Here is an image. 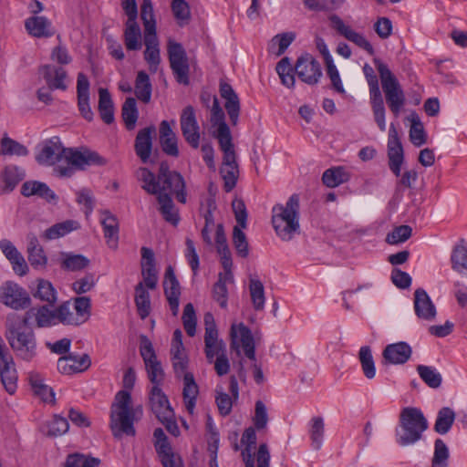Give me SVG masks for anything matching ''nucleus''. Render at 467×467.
<instances>
[{"label":"nucleus","mask_w":467,"mask_h":467,"mask_svg":"<svg viewBox=\"0 0 467 467\" xmlns=\"http://www.w3.org/2000/svg\"><path fill=\"white\" fill-rule=\"evenodd\" d=\"M40 73L49 89L66 90L67 88L66 83L67 75L64 68L53 65H45L41 67Z\"/></svg>","instance_id":"obj_34"},{"label":"nucleus","mask_w":467,"mask_h":467,"mask_svg":"<svg viewBox=\"0 0 467 467\" xmlns=\"http://www.w3.org/2000/svg\"><path fill=\"white\" fill-rule=\"evenodd\" d=\"M428 421L420 410L408 407L401 410L400 425L396 429V441L400 446L414 444L421 439Z\"/></svg>","instance_id":"obj_6"},{"label":"nucleus","mask_w":467,"mask_h":467,"mask_svg":"<svg viewBox=\"0 0 467 467\" xmlns=\"http://www.w3.org/2000/svg\"><path fill=\"white\" fill-rule=\"evenodd\" d=\"M89 260L82 254H62L61 268L67 271L76 272L85 269Z\"/></svg>","instance_id":"obj_51"},{"label":"nucleus","mask_w":467,"mask_h":467,"mask_svg":"<svg viewBox=\"0 0 467 467\" xmlns=\"http://www.w3.org/2000/svg\"><path fill=\"white\" fill-rule=\"evenodd\" d=\"M99 462L98 458L74 453L67 456L64 467H97Z\"/></svg>","instance_id":"obj_62"},{"label":"nucleus","mask_w":467,"mask_h":467,"mask_svg":"<svg viewBox=\"0 0 467 467\" xmlns=\"http://www.w3.org/2000/svg\"><path fill=\"white\" fill-rule=\"evenodd\" d=\"M0 153L3 155L26 156L28 150L21 143L5 136L1 140Z\"/></svg>","instance_id":"obj_61"},{"label":"nucleus","mask_w":467,"mask_h":467,"mask_svg":"<svg viewBox=\"0 0 467 467\" xmlns=\"http://www.w3.org/2000/svg\"><path fill=\"white\" fill-rule=\"evenodd\" d=\"M216 251L220 256V262L224 269L227 271L228 277H232L233 260L232 254L227 244L226 235L223 224L219 223L216 227L215 234Z\"/></svg>","instance_id":"obj_32"},{"label":"nucleus","mask_w":467,"mask_h":467,"mask_svg":"<svg viewBox=\"0 0 467 467\" xmlns=\"http://www.w3.org/2000/svg\"><path fill=\"white\" fill-rule=\"evenodd\" d=\"M21 192L26 197L36 195L45 199L47 202L57 200L55 192L46 183L37 181L24 182Z\"/></svg>","instance_id":"obj_40"},{"label":"nucleus","mask_w":467,"mask_h":467,"mask_svg":"<svg viewBox=\"0 0 467 467\" xmlns=\"http://www.w3.org/2000/svg\"><path fill=\"white\" fill-rule=\"evenodd\" d=\"M325 432V424L322 417H314L311 419L309 434L314 449H320Z\"/></svg>","instance_id":"obj_60"},{"label":"nucleus","mask_w":467,"mask_h":467,"mask_svg":"<svg viewBox=\"0 0 467 467\" xmlns=\"http://www.w3.org/2000/svg\"><path fill=\"white\" fill-rule=\"evenodd\" d=\"M232 347L234 348L239 339L244 355L254 363L253 364V375L257 384L265 381L264 373L260 365L255 362V346L251 330L243 323L233 324L230 332Z\"/></svg>","instance_id":"obj_10"},{"label":"nucleus","mask_w":467,"mask_h":467,"mask_svg":"<svg viewBox=\"0 0 467 467\" xmlns=\"http://www.w3.org/2000/svg\"><path fill=\"white\" fill-rule=\"evenodd\" d=\"M25 26L28 34L35 37H48L54 34L51 22L45 16L28 17Z\"/></svg>","instance_id":"obj_38"},{"label":"nucleus","mask_w":467,"mask_h":467,"mask_svg":"<svg viewBox=\"0 0 467 467\" xmlns=\"http://www.w3.org/2000/svg\"><path fill=\"white\" fill-rule=\"evenodd\" d=\"M78 107L82 117L90 121L93 112L89 106V81L84 73H78L77 80Z\"/></svg>","instance_id":"obj_27"},{"label":"nucleus","mask_w":467,"mask_h":467,"mask_svg":"<svg viewBox=\"0 0 467 467\" xmlns=\"http://www.w3.org/2000/svg\"><path fill=\"white\" fill-rule=\"evenodd\" d=\"M153 437L155 440L154 446L163 467H174V464L182 462L181 459L172 452L168 438L162 429H155Z\"/></svg>","instance_id":"obj_23"},{"label":"nucleus","mask_w":467,"mask_h":467,"mask_svg":"<svg viewBox=\"0 0 467 467\" xmlns=\"http://www.w3.org/2000/svg\"><path fill=\"white\" fill-rule=\"evenodd\" d=\"M298 78L306 84L316 85L322 77L319 62L308 53L300 56L295 65Z\"/></svg>","instance_id":"obj_16"},{"label":"nucleus","mask_w":467,"mask_h":467,"mask_svg":"<svg viewBox=\"0 0 467 467\" xmlns=\"http://www.w3.org/2000/svg\"><path fill=\"white\" fill-rule=\"evenodd\" d=\"M99 213L107 244L110 248H116L119 240V221L109 210H102Z\"/></svg>","instance_id":"obj_35"},{"label":"nucleus","mask_w":467,"mask_h":467,"mask_svg":"<svg viewBox=\"0 0 467 467\" xmlns=\"http://www.w3.org/2000/svg\"><path fill=\"white\" fill-rule=\"evenodd\" d=\"M155 127L150 126L140 130L135 139L134 149L140 161L146 163L152 150V136L155 133Z\"/></svg>","instance_id":"obj_31"},{"label":"nucleus","mask_w":467,"mask_h":467,"mask_svg":"<svg viewBox=\"0 0 467 467\" xmlns=\"http://www.w3.org/2000/svg\"><path fill=\"white\" fill-rule=\"evenodd\" d=\"M241 442L242 444L245 445V449L242 451V455L245 462V467H254V462L251 454L252 448L255 445L256 442V433L254 428H247L244 431Z\"/></svg>","instance_id":"obj_52"},{"label":"nucleus","mask_w":467,"mask_h":467,"mask_svg":"<svg viewBox=\"0 0 467 467\" xmlns=\"http://www.w3.org/2000/svg\"><path fill=\"white\" fill-rule=\"evenodd\" d=\"M160 143L165 154L179 156L178 139L167 120H162L160 124Z\"/></svg>","instance_id":"obj_36"},{"label":"nucleus","mask_w":467,"mask_h":467,"mask_svg":"<svg viewBox=\"0 0 467 467\" xmlns=\"http://www.w3.org/2000/svg\"><path fill=\"white\" fill-rule=\"evenodd\" d=\"M272 224L279 238L290 241L299 232V196L292 194L285 204L272 208Z\"/></svg>","instance_id":"obj_4"},{"label":"nucleus","mask_w":467,"mask_h":467,"mask_svg":"<svg viewBox=\"0 0 467 467\" xmlns=\"http://www.w3.org/2000/svg\"><path fill=\"white\" fill-rule=\"evenodd\" d=\"M417 372L426 385L432 389H438L442 382L441 373L433 367L418 365Z\"/></svg>","instance_id":"obj_54"},{"label":"nucleus","mask_w":467,"mask_h":467,"mask_svg":"<svg viewBox=\"0 0 467 467\" xmlns=\"http://www.w3.org/2000/svg\"><path fill=\"white\" fill-rule=\"evenodd\" d=\"M134 92L137 99L147 104L150 101L152 86L149 75L145 71H139L135 79Z\"/></svg>","instance_id":"obj_45"},{"label":"nucleus","mask_w":467,"mask_h":467,"mask_svg":"<svg viewBox=\"0 0 467 467\" xmlns=\"http://www.w3.org/2000/svg\"><path fill=\"white\" fill-rule=\"evenodd\" d=\"M79 227L80 225L77 221L67 220L47 228L43 234V237L47 240L57 239L78 230Z\"/></svg>","instance_id":"obj_46"},{"label":"nucleus","mask_w":467,"mask_h":467,"mask_svg":"<svg viewBox=\"0 0 467 467\" xmlns=\"http://www.w3.org/2000/svg\"><path fill=\"white\" fill-rule=\"evenodd\" d=\"M363 73L367 79L368 85L369 87V99L370 105L374 116V119L381 131L386 130V120L385 114L386 109L384 106V101L382 99L381 91L379 87L378 77L375 74V71L372 67L368 64H365L363 67Z\"/></svg>","instance_id":"obj_11"},{"label":"nucleus","mask_w":467,"mask_h":467,"mask_svg":"<svg viewBox=\"0 0 467 467\" xmlns=\"http://www.w3.org/2000/svg\"><path fill=\"white\" fill-rule=\"evenodd\" d=\"M374 64L379 74L387 105L394 117L398 118L406 104L405 92L398 78L385 63L379 58H375Z\"/></svg>","instance_id":"obj_8"},{"label":"nucleus","mask_w":467,"mask_h":467,"mask_svg":"<svg viewBox=\"0 0 467 467\" xmlns=\"http://www.w3.org/2000/svg\"><path fill=\"white\" fill-rule=\"evenodd\" d=\"M455 412L449 407L441 408L437 414L434 431L439 434L448 433L455 420Z\"/></svg>","instance_id":"obj_49"},{"label":"nucleus","mask_w":467,"mask_h":467,"mask_svg":"<svg viewBox=\"0 0 467 467\" xmlns=\"http://www.w3.org/2000/svg\"><path fill=\"white\" fill-rule=\"evenodd\" d=\"M180 125L186 142L193 149L199 148L200 126L196 119L195 110L192 106L183 109L180 118Z\"/></svg>","instance_id":"obj_18"},{"label":"nucleus","mask_w":467,"mask_h":467,"mask_svg":"<svg viewBox=\"0 0 467 467\" xmlns=\"http://www.w3.org/2000/svg\"><path fill=\"white\" fill-rule=\"evenodd\" d=\"M29 382L33 392L44 402L54 403L55 393L53 389L44 382V379L38 373H30Z\"/></svg>","instance_id":"obj_43"},{"label":"nucleus","mask_w":467,"mask_h":467,"mask_svg":"<svg viewBox=\"0 0 467 467\" xmlns=\"http://www.w3.org/2000/svg\"><path fill=\"white\" fill-rule=\"evenodd\" d=\"M412 349L406 342H398L388 345L382 353L384 359L389 364H404L411 357Z\"/></svg>","instance_id":"obj_33"},{"label":"nucleus","mask_w":467,"mask_h":467,"mask_svg":"<svg viewBox=\"0 0 467 467\" xmlns=\"http://www.w3.org/2000/svg\"><path fill=\"white\" fill-rule=\"evenodd\" d=\"M99 112L100 118L106 124L114 121V105L111 96L107 88L99 89Z\"/></svg>","instance_id":"obj_44"},{"label":"nucleus","mask_w":467,"mask_h":467,"mask_svg":"<svg viewBox=\"0 0 467 467\" xmlns=\"http://www.w3.org/2000/svg\"><path fill=\"white\" fill-rule=\"evenodd\" d=\"M137 178L141 182V188L150 194L160 196V194H174L177 200L186 202L185 182L182 176L171 171L165 162L160 165L158 177L147 168H140L137 171Z\"/></svg>","instance_id":"obj_2"},{"label":"nucleus","mask_w":467,"mask_h":467,"mask_svg":"<svg viewBox=\"0 0 467 467\" xmlns=\"http://www.w3.org/2000/svg\"><path fill=\"white\" fill-rule=\"evenodd\" d=\"M135 305L137 307L138 315L141 319L149 317L151 306L150 294L140 282L135 286Z\"/></svg>","instance_id":"obj_47"},{"label":"nucleus","mask_w":467,"mask_h":467,"mask_svg":"<svg viewBox=\"0 0 467 467\" xmlns=\"http://www.w3.org/2000/svg\"><path fill=\"white\" fill-rule=\"evenodd\" d=\"M66 151L60 139L52 137L39 144L36 160L40 165L52 166L65 160Z\"/></svg>","instance_id":"obj_15"},{"label":"nucleus","mask_w":467,"mask_h":467,"mask_svg":"<svg viewBox=\"0 0 467 467\" xmlns=\"http://www.w3.org/2000/svg\"><path fill=\"white\" fill-rule=\"evenodd\" d=\"M249 291L254 308L255 310H263L265 302L263 283L257 279H250Z\"/></svg>","instance_id":"obj_58"},{"label":"nucleus","mask_w":467,"mask_h":467,"mask_svg":"<svg viewBox=\"0 0 467 467\" xmlns=\"http://www.w3.org/2000/svg\"><path fill=\"white\" fill-rule=\"evenodd\" d=\"M121 116L126 128L131 130L135 128L139 117L136 99L134 98L126 99L122 105Z\"/></svg>","instance_id":"obj_53"},{"label":"nucleus","mask_w":467,"mask_h":467,"mask_svg":"<svg viewBox=\"0 0 467 467\" xmlns=\"http://www.w3.org/2000/svg\"><path fill=\"white\" fill-rule=\"evenodd\" d=\"M136 381V373L132 368L127 369L123 377V388L114 399L110 410V429L114 437L120 438L123 434L134 436L136 431L134 421L142 414L140 407L132 408L130 391Z\"/></svg>","instance_id":"obj_1"},{"label":"nucleus","mask_w":467,"mask_h":467,"mask_svg":"<svg viewBox=\"0 0 467 467\" xmlns=\"http://www.w3.org/2000/svg\"><path fill=\"white\" fill-rule=\"evenodd\" d=\"M123 40L129 51L140 50L141 48V30L137 20L126 21Z\"/></svg>","instance_id":"obj_39"},{"label":"nucleus","mask_w":467,"mask_h":467,"mask_svg":"<svg viewBox=\"0 0 467 467\" xmlns=\"http://www.w3.org/2000/svg\"><path fill=\"white\" fill-rule=\"evenodd\" d=\"M140 17L144 26V59L151 73H156L161 63L160 42L156 34V21L151 0H142Z\"/></svg>","instance_id":"obj_5"},{"label":"nucleus","mask_w":467,"mask_h":467,"mask_svg":"<svg viewBox=\"0 0 467 467\" xmlns=\"http://www.w3.org/2000/svg\"><path fill=\"white\" fill-rule=\"evenodd\" d=\"M414 311L416 316L423 320L431 321L436 317V307L422 288H418L414 293Z\"/></svg>","instance_id":"obj_29"},{"label":"nucleus","mask_w":467,"mask_h":467,"mask_svg":"<svg viewBox=\"0 0 467 467\" xmlns=\"http://www.w3.org/2000/svg\"><path fill=\"white\" fill-rule=\"evenodd\" d=\"M451 269L463 277H467V243L461 239L451 253Z\"/></svg>","instance_id":"obj_37"},{"label":"nucleus","mask_w":467,"mask_h":467,"mask_svg":"<svg viewBox=\"0 0 467 467\" xmlns=\"http://www.w3.org/2000/svg\"><path fill=\"white\" fill-rule=\"evenodd\" d=\"M329 20L332 23L333 28L337 30L338 34L357 45L358 47L367 51L369 55H374L375 50L372 45L362 34L353 30L337 15L330 16Z\"/></svg>","instance_id":"obj_19"},{"label":"nucleus","mask_w":467,"mask_h":467,"mask_svg":"<svg viewBox=\"0 0 467 467\" xmlns=\"http://www.w3.org/2000/svg\"><path fill=\"white\" fill-rule=\"evenodd\" d=\"M329 20L332 23L333 28L337 30L338 34L357 45L358 47L367 51L369 55H374L375 50L372 45L362 34L353 30L337 15L330 16Z\"/></svg>","instance_id":"obj_20"},{"label":"nucleus","mask_w":467,"mask_h":467,"mask_svg":"<svg viewBox=\"0 0 467 467\" xmlns=\"http://www.w3.org/2000/svg\"><path fill=\"white\" fill-rule=\"evenodd\" d=\"M233 281L234 275H232V277H228L227 271H224V274L219 275L218 281L213 285V297L223 308L227 306L228 291L226 284L232 283Z\"/></svg>","instance_id":"obj_50"},{"label":"nucleus","mask_w":467,"mask_h":467,"mask_svg":"<svg viewBox=\"0 0 467 467\" xmlns=\"http://www.w3.org/2000/svg\"><path fill=\"white\" fill-rule=\"evenodd\" d=\"M450 451L441 439H437L434 442V453L431 460V467H448Z\"/></svg>","instance_id":"obj_59"},{"label":"nucleus","mask_w":467,"mask_h":467,"mask_svg":"<svg viewBox=\"0 0 467 467\" xmlns=\"http://www.w3.org/2000/svg\"><path fill=\"white\" fill-rule=\"evenodd\" d=\"M157 200L160 204V212L165 221L172 225H177L180 221V217L171 197L169 194H160V196L157 197Z\"/></svg>","instance_id":"obj_48"},{"label":"nucleus","mask_w":467,"mask_h":467,"mask_svg":"<svg viewBox=\"0 0 467 467\" xmlns=\"http://www.w3.org/2000/svg\"><path fill=\"white\" fill-rule=\"evenodd\" d=\"M56 309V323L78 327L87 322L91 314V300L88 296L75 297L65 301Z\"/></svg>","instance_id":"obj_9"},{"label":"nucleus","mask_w":467,"mask_h":467,"mask_svg":"<svg viewBox=\"0 0 467 467\" xmlns=\"http://www.w3.org/2000/svg\"><path fill=\"white\" fill-rule=\"evenodd\" d=\"M150 405L157 419H169L173 415V410L167 396L161 387L152 386L150 391Z\"/></svg>","instance_id":"obj_25"},{"label":"nucleus","mask_w":467,"mask_h":467,"mask_svg":"<svg viewBox=\"0 0 467 467\" xmlns=\"http://www.w3.org/2000/svg\"><path fill=\"white\" fill-rule=\"evenodd\" d=\"M296 35L292 32L275 36L270 42L269 51L275 56H281L295 40Z\"/></svg>","instance_id":"obj_55"},{"label":"nucleus","mask_w":467,"mask_h":467,"mask_svg":"<svg viewBox=\"0 0 467 467\" xmlns=\"http://www.w3.org/2000/svg\"><path fill=\"white\" fill-rule=\"evenodd\" d=\"M164 294L169 302L170 308L173 316L179 311V299L181 296V287L171 266H168L165 271L163 282Z\"/></svg>","instance_id":"obj_26"},{"label":"nucleus","mask_w":467,"mask_h":467,"mask_svg":"<svg viewBox=\"0 0 467 467\" xmlns=\"http://www.w3.org/2000/svg\"><path fill=\"white\" fill-rule=\"evenodd\" d=\"M22 318L26 320L28 324L34 320L37 327H48L57 325L56 309L52 310L47 306L32 307L26 312Z\"/></svg>","instance_id":"obj_28"},{"label":"nucleus","mask_w":467,"mask_h":467,"mask_svg":"<svg viewBox=\"0 0 467 467\" xmlns=\"http://www.w3.org/2000/svg\"><path fill=\"white\" fill-rule=\"evenodd\" d=\"M358 358L365 377L368 379H374L376 367L370 348L368 346L361 347L358 352Z\"/></svg>","instance_id":"obj_57"},{"label":"nucleus","mask_w":467,"mask_h":467,"mask_svg":"<svg viewBox=\"0 0 467 467\" xmlns=\"http://www.w3.org/2000/svg\"><path fill=\"white\" fill-rule=\"evenodd\" d=\"M171 358L175 376L182 378L183 380L182 398L184 407L188 413L192 415L199 395V387L192 373L187 371L189 358L185 348L178 349V351L171 350Z\"/></svg>","instance_id":"obj_7"},{"label":"nucleus","mask_w":467,"mask_h":467,"mask_svg":"<svg viewBox=\"0 0 467 467\" xmlns=\"http://www.w3.org/2000/svg\"><path fill=\"white\" fill-rule=\"evenodd\" d=\"M35 298L53 305L57 300V293L52 283L48 280L39 278L36 281V287L32 290Z\"/></svg>","instance_id":"obj_42"},{"label":"nucleus","mask_w":467,"mask_h":467,"mask_svg":"<svg viewBox=\"0 0 467 467\" xmlns=\"http://www.w3.org/2000/svg\"><path fill=\"white\" fill-rule=\"evenodd\" d=\"M205 326L204 334V352L209 363H213L215 357L226 353V346L222 339L218 337V330L211 313H206L203 317Z\"/></svg>","instance_id":"obj_13"},{"label":"nucleus","mask_w":467,"mask_h":467,"mask_svg":"<svg viewBox=\"0 0 467 467\" xmlns=\"http://www.w3.org/2000/svg\"><path fill=\"white\" fill-rule=\"evenodd\" d=\"M220 95L225 100V109L233 125L238 122L240 113V101L232 86L226 82H220Z\"/></svg>","instance_id":"obj_30"},{"label":"nucleus","mask_w":467,"mask_h":467,"mask_svg":"<svg viewBox=\"0 0 467 467\" xmlns=\"http://www.w3.org/2000/svg\"><path fill=\"white\" fill-rule=\"evenodd\" d=\"M168 56L171 68L180 84H189L190 67L183 47L171 39L168 41Z\"/></svg>","instance_id":"obj_12"},{"label":"nucleus","mask_w":467,"mask_h":467,"mask_svg":"<svg viewBox=\"0 0 467 467\" xmlns=\"http://www.w3.org/2000/svg\"><path fill=\"white\" fill-rule=\"evenodd\" d=\"M0 378L2 384L9 394H14L17 388V372L12 356L0 339Z\"/></svg>","instance_id":"obj_17"},{"label":"nucleus","mask_w":467,"mask_h":467,"mask_svg":"<svg viewBox=\"0 0 467 467\" xmlns=\"http://www.w3.org/2000/svg\"><path fill=\"white\" fill-rule=\"evenodd\" d=\"M0 302L15 310H20L28 307L31 299L22 286L7 281L0 286Z\"/></svg>","instance_id":"obj_14"},{"label":"nucleus","mask_w":467,"mask_h":467,"mask_svg":"<svg viewBox=\"0 0 467 467\" xmlns=\"http://www.w3.org/2000/svg\"><path fill=\"white\" fill-rule=\"evenodd\" d=\"M141 275L143 278V285L149 289H155L158 283V271L155 265L154 253L150 248L141 247Z\"/></svg>","instance_id":"obj_22"},{"label":"nucleus","mask_w":467,"mask_h":467,"mask_svg":"<svg viewBox=\"0 0 467 467\" xmlns=\"http://www.w3.org/2000/svg\"><path fill=\"white\" fill-rule=\"evenodd\" d=\"M65 161L67 164L78 169H84L92 164H103L104 160L95 151L89 150H78L67 148Z\"/></svg>","instance_id":"obj_24"},{"label":"nucleus","mask_w":467,"mask_h":467,"mask_svg":"<svg viewBox=\"0 0 467 467\" xmlns=\"http://www.w3.org/2000/svg\"><path fill=\"white\" fill-rule=\"evenodd\" d=\"M348 180V175L342 167L327 169L322 176L323 183L329 188L337 187Z\"/></svg>","instance_id":"obj_56"},{"label":"nucleus","mask_w":467,"mask_h":467,"mask_svg":"<svg viewBox=\"0 0 467 467\" xmlns=\"http://www.w3.org/2000/svg\"><path fill=\"white\" fill-rule=\"evenodd\" d=\"M244 228L235 225L233 230V244L239 256L245 258L249 254L248 242Z\"/></svg>","instance_id":"obj_63"},{"label":"nucleus","mask_w":467,"mask_h":467,"mask_svg":"<svg viewBox=\"0 0 467 467\" xmlns=\"http://www.w3.org/2000/svg\"><path fill=\"white\" fill-rule=\"evenodd\" d=\"M6 337L14 351L23 359L29 360L36 355V337L26 320L17 314L6 317Z\"/></svg>","instance_id":"obj_3"},{"label":"nucleus","mask_w":467,"mask_h":467,"mask_svg":"<svg viewBox=\"0 0 467 467\" xmlns=\"http://www.w3.org/2000/svg\"><path fill=\"white\" fill-rule=\"evenodd\" d=\"M26 239L29 263L35 268L44 267L47 265V258L38 243L37 237L34 234H28Z\"/></svg>","instance_id":"obj_41"},{"label":"nucleus","mask_w":467,"mask_h":467,"mask_svg":"<svg viewBox=\"0 0 467 467\" xmlns=\"http://www.w3.org/2000/svg\"><path fill=\"white\" fill-rule=\"evenodd\" d=\"M69 424L66 418L55 415L49 421L47 422V434L48 436H61L68 431Z\"/></svg>","instance_id":"obj_64"},{"label":"nucleus","mask_w":467,"mask_h":467,"mask_svg":"<svg viewBox=\"0 0 467 467\" xmlns=\"http://www.w3.org/2000/svg\"><path fill=\"white\" fill-rule=\"evenodd\" d=\"M90 365L91 360L88 354L77 355L70 353L59 358L57 367L60 373L71 375L87 370Z\"/></svg>","instance_id":"obj_21"}]
</instances>
